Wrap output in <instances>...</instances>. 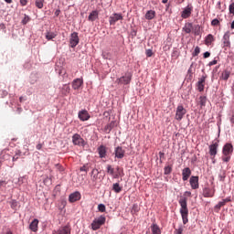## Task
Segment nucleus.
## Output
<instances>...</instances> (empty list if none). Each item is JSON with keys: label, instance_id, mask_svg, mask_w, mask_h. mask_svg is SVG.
Returning <instances> with one entry per match:
<instances>
[{"label": "nucleus", "instance_id": "nucleus-57", "mask_svg": "<svg viewBox=\"0 0 234 234\" xmlns=\"http://www.w3.org/2000/svg\"><path fill=\"white\" fill-rule=\"evenodd\" d=\"M192 67H193V64L190 66V68L187 71L188 74H193V69H191Z\"/></svg>", "mask_w": 234, "mask_h": 234}, {"label": "nucleus", "instance_id": "nucleus-42", "mask_svg": "<svg viewBox=\"0 0 234 234\" xmlns=\"http://www.w3.org/2000/svg\"><path fill=\"white\" fill-rule=\"evenodd\" d=\"M55 167L58 171H59L60 173H63V171H65V168H63V165L57 164L55 165Z\"/></svg>", "mask_w": 234, "mask_h": 234}, {"label": "nucleus", "instance_id": "nucleus-7", "mask_svg": "<svg viewBox=\"0 0 234 234\" xmlns=\"http://www.w3.org/2000/svg\"><path fill=\"white\" fill-rule=\"evenodd\" d=\"M80 43V37H78V33L77 32H73L70 35V38H69V47H71V48H75L76 46Z\"/></svg>", "mask_w": 234, "mask_h": 234}, {"label": "nucleus", "instance_id": "nucleus-61", "mask_svg": "<svg viewBox=\"0 0 234 234\" xmlns=\"http://www.w3.org/2000/svg\"><path fill=\"white\" fill-rule=\"evenodd\" d=\"M230 28L233 30L234 29V21L231 23Z\"/></svg>", "mask_w": 234, "mask_h": 234}, {"label": "nucleus", "instance_id": "nucleus-29", "mask_svg": "<svg viewBox=\"0 0 234 234\" xmlns=\"http://www.w3.org/2000/svg\"><path fill=\"white\" fill-rule=\"evenodd\" d=\"M140 212V206L138 204H133L131 209V214L133 217L138 216V213Z\"/></svg>", "mask_w": 234, "mask_h": 234}, {"label": "nucleus", "instance_id": "nucleus-10", "mask_svg": "<svg viewBox=\"0 0 234 234\" xmlns=\"http://www.w3.org/2000/svg\"><path fill=\"white\" fill-rule=\"evenodd\" d=\"M123 19V16L122 14L114 13L112 16L109 18L110 25H116L118 21H122Z\"/></svg>", "mask_w": 234, "mask_h": 234}, {"label": "nucleus", "instance_id": "nucleus-2", "mask_svg": "<svg viewBox=\"0 0 234 234\" xmlns=\"http://www.w3.org/2000/svg\"><path fill=\"white\" fill-rule=\"evenodd\" d=\"M233 151H234L233 144H231L230 143L225 144L222 148V156H221L222 162H225L226 164H228V162L231 160Z\"/></svg>", "mask_w": 234, "mask_h": 234}, {"label": "nucleus", "instance_id": "nucleus-12", "mask_svg": "<svg viewBox=\"0 0 234 234\" xmlns=\"http://www.w3.org/2000/svg\"><path fill=\"white\" fill-rule=\"evenodd\" d=\"M78 200H81V193L80 192H74L69 195V201L71 203L78 202Z\"/></svg>", "mask_w": 234, "mask_h": 234}, {"label": "nucleus", "instance_id": "nucleus-50", "mask_svg": "<svg viewBox=\"0 0 234 234\" xmlns=\"http://www.w3.org/2000/svg\"><path fill=\"white\" fill-rule=\"evenodd\" d=\"M63 89H64V90H66V92H70V87L69 85L65 84L63 86Z\"/></svg>", "mask_w": 234, "mask_h": 234}, {"label": "nucleus", "instance_id": "nucleus-33", "mask_svg": "<svg viewBox=\"0 0 234 234\" xmlns=\"http://www.w3.org/2000/svg\"><path fill=\"white\" fill-rule=\"evenodd\" d=\"M213 41H215V37H213L212 34H209L207 36V37L205 39V44L209 46V45H211V43H213Z\"/></svg>", "mask_w": 234, "mask_h": 234}, {"label": "nucleus", "instance_id": "nucleus-3", "mask_svg": "<svg viewBox=\"0 0 234 234\" xmlns=\"http://www.w3.org/2000/svg\"><path fill=\"white\" fill-rule=\"evenodd\" d=\"M105 220H107L105 216H100L99 218H95L91 222V229H93V231H98V229H100L101 226L105 224Z\"/></svg>", "mask_w": 234, "mask_h": 234}, {"label": "nucleus", "instance_id": "nucleus-5", "mask_svg": "<svg viewBox=\"0 0 234 234\" xmlns=\"http://www.w3.org/2000/svg\"><path fill=\"white\" fill-rule=\"evenodd\" d=\"M131 80H133V75H131V73H125L124 76L117 79L115 83H117V85H129Z\"/></svg>", "mask_w": 234, "mask_h": 234}, {"label": "nucleus", "instance_id": "nucleus-60", "mask_svg": "<svg viewBox=\"0 0 234 234\" xmlns=\"http://www.w3.org/2000/svg\"><path fill=\"white\" fill-rule=\"evenodd\" d=\"M5 3H7V5H11L12 0H5Z\"/></svg>", "mask_w": 234, "mask_h": 234}, {"label": "nucleus", "instance_id": "nucleus-64", "mask_svg": "<svg viewBox=\"0 0 234 234\" xmlns=\"http://www.w3.org/2000/svg\"><path fill=\"white\" fill-rule=\"evenodd\" d=\"M5 234H14L12 231L8 230Z\"/></svg>", "mask_w": 234, "mask_h": 234}, {"label": "nucleus", "instance_id": "nucleus-11", "mask_svg": "<svg viewBox=\"0 0 234 234\" xmlns=\"http://www.w3.org/2000/svg\"><path fill=\"white\" fill-rule=\"evenodd\" d=\"M193 12V5H188L181 13V17L183 19H187L191 17V13Z\"/></svg>", "mask_w": 234, "mask_h": 234}, {"label": "nucleus", "instance_id": "nucleus-8", "mask_svg": "<svg viewBox=\"0 0 234 234\" xmlns=\"http://www.w3.org/2000/svg\"><path fill=\"white\" fill-rule=\"evenodd\" d=\"M208 149L212 160H215V156H217V153H218V143H213L208 146Z\"/></svg>", "mask_w": 234, "mask_h": 234}, {"label": "nucleus", "instance_id": "nucleus-63", "mask_svg": "<svg viewBox=\"0 0 234 234\" xmlns=\"http://www.w3.org/2000/svg\"><path fill=\"white\" fill-rule=\"evenodd\" d=\"M3 184H5V181L0 180V187H1V186H3Z\"/></svg>", "mask_w": 234, "mask_h": 234}, {"label": "nucleus", "instance_id": "nucleus-16", "mask_svg": "<svg viewBox=\"0 0 234 234\" xmlns=\"http://www.w3.org/2000/svg\"><path fill=\"white\" fill-rule=\"evenodd\" d=\"M72 142L74 145H81L83 144V138H81V135L75 133L72 136Z\"/></svg>", "mask_w": 234, "mask_h": 234}, {"label": "nucleus", "instance_id": "nucleus-22", "mask_svg": "<svg viewBox=\"0 0 234 234\" xmlns=\"http://www.w3.org/2000/svg\"><path fill=\"white\" fill-rule=\"evenodd\" d=\"M197 105L200 106L202 109L203 107H206V103H207V96H200L197 101Z\"/></svg>", "mask_w": 234, "mask_h": 234}, {"label": "nucleus", "instance_id": "nucleus-27", "mask_svg": "<svg viewBox=\"0 0 234 234\" xmlns=\"http://www.w3.org/2000/svg\"><path fill=\"white\" fill-rule=\"evenodd\" d=\"M155 16H156V12L153 10H149L145 14V19H147L148 21L154 19Z\"/></svg>", "mask_w": 234, "mask_h": 234}, {"label": "nucleus", "instance_id": "nucleus-41", "mask_svg": "<svg viewBox=\"0 0 234 234\" xmlns=\"http://www.w3.org/2000/svg\"><path fill=\"white\" fill-rule=\"evenodd\" d=\"M80 171L84 172V173H89V165H84L80 168Z\"/></svg>", "mask_w": 234, "mask_h": 234}, {"label": "nucleus", "instance_id": "nucleus-13", "mask_svg": "<svg viewBox=\"0 0 234 234\" xmlns=\"http://www.w3.org/2000/svg\"><path fill=\"white\" fill-rule=\"evenodd\" d=\"M182 180L184 182L189 180V176H191V168L186 167L182 170Z\"/></svg>", "mask_w": 234, "mask_h": 234}, {"label": "nucleus", "instance_id": "nucleus-9", "mask_svg": "<svg viewBox=\"0 0 234 234\" xmlns=\"http://www.w3.org/2000/svg\"><path fill=\"white\" fill-rule=\"evenodd\" d=\"M207 78V75H202L200 79H198L197 87V90L199 92H204V87H206V79Z\"/></svg>", "mask_w": 234, "mask_h": 234}, {"label": "nucleus", "instance_id": "nucleus-49", "mask_svg": "<svg viewBox=\"0 0 234 234\" xmlns=\"http://www.w3.org/2000/svg\"><path fill=\"white\" fill-rule=\"evenodd\" d=\"M11 207H12V209H16V207H17V201L13 200L11 202Z\"/></svg>", "mask_w": 234, "mask_h": 234}, {"label": "nucleus", "instance_id": "nucleus-44", "mask_svg": "<svg viewBox=\"0 0 234 234\" xmlns=\"http://www.w3.org/2000/svg\"><path fill=\"white\" fill-rule=\"evenodd\" d=\"M212 27H218V25H220V21L218 19L215 18L211 21Z\"/></svg>", "mask_w": 234, "mask_h": 234}, {"label": "nucleus", "instance_id": "nucleus-24", "mask_svg": "<svg viewBox=\"0 0 234 234\" xmlns=\"http://www.w3.org/2000/svg\"><path fill=\"white\" fill-rule=\"evenodd\" d=\"M185 115H186V109H184V106H178L176 110L177 118H184Z\"/></svg>", "mask_w": 234, "mask_h": 234}, {"label": "nucleus", "instance_id": "nucleus-35", "mask_svg": "<svg viewBox=\"0 0 234 234\" xmlns=\"http://www.w3.org/2000/svg\"><path fill=\"white\" fill-rule=\"evenodd\" d=\"M112 191H114V193H122V186H120V183L112 185Z\"/></svg>", "mask_w": 234, "mask_h": 234}, {"label": "nucleus", "instance_id": "nucleus-56", "mask_svg": "<svg viewBox=\"0 0 234 234\" xmlns=\"http://www.w3.org/2000/svg\"><path fill=\"white\" fill-rule=\"evenodd\" d=\"M6 29V26H5V24H0V30H5Z\"/></svg>", "mask_w": 234, "mask_h": 234}, {"label": "nucleus", "instance_id": "nucleus-17", "mask_svg": "<svg viewBox=\"0 0 234 234\" xmlns=\"http://www.w3.org/2000/svg\"><path fill=\"white\" fill-rule=\"evenodd\" d=\"M81 85H83V79H75L72 81V89L74 90H79L80 87H81Z\"/></svg>", "mask_w": 234, "mask_h": 234}, {"label": "nucleus", "instance_id": "nucleus-6", "mask_svg": "<svg viewBox=\"0 0 234 234\" xmlns=\"http://www.w3.org/2000/svg\"><path fill=\"white\" fill-rule=\"evenodd\" d=\"M90 179L93 184H98V182H101V180H103V177L100 176L98 169L94 168L90 173Z\"/></svg>", "mask_w": 234, "mask_h": 234}, {"label": "nucleus", "instance_id": "nucleus-46", "mask_svg": "<svg viewBox=\"0 0 234 234\" xmlns=\"http://www.w3.org/2000/svg\"><path fill=\"white\" fill-rule=\"evenodd\" d=\"M229 14H232V16H234V2L229 5Z\"/></svg>", "mask_w": 234, "mask_h": 234}, {"label": "nucleus", "instance_id": "nucleus-26", "mask_svg": "<svg viewBox=\"0 0 234 234\" xmlns=\"http://www.w3.org/2000/svg\"><path fill=\"white\" fill-rule=\"evenodd\" d=\"M183 31L186 32V34H191V32H193V24L186 23L185 27H183Z\"/></svg>", "mask_w": 234, "mask_h": 234}, {"label": "nucleus", "instance_id": "nucleus-59", "mask_svg": "<svg viewBox=\"0 0 234 234\" xmlns=\"http://www.w3.org/2000/svg\"><path fill=\"white\" fill-rule=\"evenodd\" d=\"M60 12H61V11H60L59 9L56 10L55 16H59Z\"/></svg>", "mask_w": 234, "mask_h": 234}, {"label": "nucleus", "instance_id": "nucleus-1", "mask_svg": "<svg viewBox=\"0 0 234 234\" xmlns=\"http://www.w3.org/2000/svg\"><path fill=\"white\" fill-rule=\"evenodd\" d=\"M191 197V192L186 191L184 193V197H181L179 199V205L181 207L180 213H181L183 224H187V222H189V218H187L189 215V209L187 208V197Z\"/></svg>", "mask_w": 234, "mask_h": 234}, {"label": "nucleus", "instance_id": "nucleus-51", "mask_svg": "<svg viewBox=\"0 0 234 234\" xmlns=\"http://www.w3.org/2000/svg\"><path fill=\"white\" fill-rule=\"evenodd\" d=\"M27 3H28V0H20V5L22 6H27Z\"/></svg>", "mask_w": 234, "mask_h": 234}, {"label": "nucleus", "instance_id": "nucleus-34", "mask_svg": "<svg viewBox=\"0 0 234 234\" xmlns=\"http://www.w3.org/2000/svg\"><path fill=\"white\" fill-rule=\"evenodd\" d=\"M89 21H96V19H98V11H92L89 17H88Z\"/></svg>", "mask_w": 234, "mask_h": 234}, {"label": "nucleus", "instance_id": "nucleus-53", "mask_svg": "<svg viewBox=\"0 0 234 234\" xmlns=\"http://www.w3.org/2000/svg\"><path fill=\"white\" fill-rule=\"evenodd\" d=\"M209 56H211V53H209V51H207V52H205V53L203 54V58H209Z\"/></svg>", "mask_w": 234, "mask_h": 234}, {"label": "nucleus", "instance_id": "nucleus-14", "mask_svg": "<svg viewBox=\"0 0 234 234\" xmlns=\"http://www.w3.org/2000/svg\"><path fill=\"white\" fill-rule=\"evenodd\" d=\"M189 182H190V186H191L192 189H198V187H199L198 176H192L190 177Z\"/></svg>", "mask_w": 234, "mask_h": 234}, {"label": "nucleus", "instance_id": "nucleus-18", "mask_svg": "<svg viewBox=\"0 0 234 234\" xmlns=\"http://www.w3.org/2000/svg\"><path fill=\"white\" fill-rule=\"evenodd\" d=\"M125 156V150L121 146L115 148V158H123Z\"/></svg>", "mask_w": 234, "mask_h": 234}, {"label": "nucleus", "instance_id": "nucleus-25", "mask_svg": "<svg viewBox=\"0 0 234 234\" xmlns=\"http://www.w3.org/2000/svg\"><path fill=\"white\" fill-rule=\"evenodd\" d=\"M39 224V220L37 219H34L30 225H29V229H31V231H34V233H36V231H37V225Z\"/></svg>", "mask_w": 234, "mask_h": 234}, {"label": "nucleus", "instance_id": "nucleus-4", "mask_svg": "<svg viewBox=\"0 0 234 234\" xmlns=\"http://www.w3.org/2000/svg\"><path fill=\"white\" fill-rule=\"evenodd\" d=\"M116 171L114 173V168L111 165H106V173L110 175V176H112V178H118L119 176H122V171H120V166L116 167Z\"/></svg>", "mask_w": 234, "mask_h": 234}, {"label": "nucleus", "instance_id": "nucleus-19", "mask_svg": "<svg viewBox=\"0 0 234 234\" xmlns=\"http://www.w3.org/2000/svg\"><path fill=\"white\" fill-rule=\"evenodd\" d=\"M118 123H120V120L117 119L115 121H112L111 123L107 124L105 126V131H108V133H111L114 127H117Z\"/></svg>", "mask_w": 234, "mask_h": 234}, {"label": "nucleus", "instance_id": "nucleus-54", "mask_svg": "<svg viewBox=\"0 0 234 234\" xmlns=\"http://www.w3.org/2000/svg\"><path fill=\"white\" fill-rule=\"evenodd\" d=\"M217 63H218V61L216 59H214V60L210 61L208 63V65H209V67H213V65H217Z\"/></svg>", "mask_w": 234, "mask_h": 234}, {"label": "nucleus", "instance_id": "nucleus-30", "mask_svg": "<svg viewBox=\"0 0 234 234\" xmlns=\"http://www.w3.org/2000/svg\"><path fill=\"white\" fill-rule=\"evenodd\" d=\"M229 202V198L223 199L222 201H219L218 204L215 206V209L217 211H220V207H223V206H226V203Z\"/></svg>", "mask_w": 234, "mask_h": 234}, {"label": "nucleus", "instance_id": "nucleus-43", "mask_svg": "<svg viewBox=\"0 0 234 234\" xmlns=\"http://www.w3.org/2000/svg\"><path fill=\"white\" fill-rule=\"evenodd\" d=\"M198 54H200V48L199 47H196L192 55L194 57H197V56H198Z\"/></svg>", "mask_w": 234, "mask_h": 234}, {"label": "nucleus", "instance_id": "nucleus-47", "mask_svg": "<svg viewBox=\"0 0 234 234\" xmlns=\"http://www.w3.org/2000/svg\"><path fill=\"white\" fill-rule=\"evenodd\" d=\"M145 54L147 58H152L153 57V49H146Z\"/></svg>", "mask_w": 234, "mask_h": 234}, {"label": "nucleus", "instance_id": "nucleus-15", "mask_svg": "<svg viewBox=\"0 0 234 234\" xmlns=\"http://www.w3.org/2000/svg\"><path fill=\"white\" fill-rule=\"evenodd\" d=\"M203 197H205V198H213V197H215V190H211V188H204L203 190Z\"/></svg>", "mask_w": 234, "mask_h": 234}, {"label": "nucleus", "instance_id": "nucleus-62", "mask_svg": "<svg viewBox=\"0 0 234 234\" xmlns=\"http://www.w3.org/2000/svg\"><path fill=\"white\" fill-rule=\"evenodd\" d=\"M169 0H162V3L164 4V5H166V3L168 2Z\"/></svg>", "mask_w": 234, "mask_h": 234}, {"label": "nucleus", "instance_id": "nucleus-23", "mask_svg": "<svg viewBox=\"0 0 234 234\" xmlns=\"http://www.w3.org/2000/svg\"><path fill=\"white\" fill-rule=\"evenodd\" d=\"M53 234H70V229L65 226L60 228L58 231L53 232Z\"/></svg>", "mask_w": 234, "mask_h": 234}, {"label": "nucleus", "instance_id": "nucleus-52", "mask_svg": "<svg viewBox=\"0 0 234 234\" xmlns=\"http://www.w3.org/2000/svg\"><path fill=\"white\" fill-rule=\"evenodd\" d=\"M218 178H219L220 182H224V179L226 178V174L219 175Z\"/></svg>", "mask_w": 234, "mask_h": 234}, {"label": "nucleus", "instance_id": "nucleus-58", "mask_svg": "<svg viewBox=\"0 0 234 234\" xmlns=\"http://www.w3.org/2000/svg\"><path fill=\"white\" fill-rule=\"evenodd\" d=\"M104 116H105V118H109V116H111V114L109 113V112H105Z\"/></svg>", "mask_w": 234, "mask_h": 234}, {"label": "nucleus", "instance_id": "nucleus-21", "mask_svg": "<svg viewBox=\"0 0 234 234\" xmlns=\"http://www.w3.org/2000/svg\"><path fill=\"white\" fill-rule=\"evenodd\" d=\"M100 158H105L107 156V147L101 145L97 149Z\"/></svg>", "mask_w": 234, "mask_h": 234}, {"label": "nucleus", "instance_id": "nucleus-55", "mask_svg": "<svg viewBox=\"0 0 234 234\" xmlns=\"http://www.w3.org/2000/svg\"><path fill=\"white\" fill-rule=\"evenodd\" d=\"M37 151H41V149H43V144H37Z\"/></svg>", "mask_w": 234, "mask_h": 234}, {"label": "nucleus", "instance_id": "nucleus-45", "mask_svg": "<svg viewBox=\"0 0 234 234\" xmlns=\"http://www.w3.org/2000/svg\"><path fill=\"white\" fill-rule=\"evenodd\" d=\"M184 231V229L182 227H179L178 229H176L174 231V234H182Z\"/></svg>", "mask_w": 234, "mask_h": 234}, {"label": "nucleus", "instance_id": "nucleus-28", "mask_svg": "<svg viewBox=\"0 0 234 234\" xmlns=\"http://www.w3.org/2000/svg\"><path fill=\"white\" fill-rule=\"evenodd\" d=\"M152 234H162V230L160 229V227L156 223H153L151 226Z\"/></svg>", "mask_w": 234, "mask_h": 234}, {"label": "nucleus", "instance_id": "nucleus-39", "mask_svg": "<svg viewBox=\"0 0 234 234\" xmlns=\"http://www.w3.org/2000/svg\"><path fill=\"white\" fill-rule=\"evenodd\" d=\"M45 0H36V7L37 8H43V3Z\"/></svg>", "mask_w": 234, "mask_h": 234}, {"label": "nucleus", "instance_id": "nucleus-37", "mask_svg": "<svg viewBox=\"0 0 234 234\" xmlns=\"http://www.w3.org/2000/svg\"><path fill=\"white\" fill-rule=\"evenodd\" d=\"M195 36H200V26L199 25H196L193 26V29Z\"/></svg>", "mask_w": 234, "mask_h": 234}, {"label": "nucleus", "instance_id": "nucleus-20", "mask_svg": "<svg viewBox=\"0 0 234 234\" xmlns=\"http://www.w3.org/2000/svg\"><path fill=\"white\" fill-rule=\"evenodd\" d=\"M230 34L229 31H227L223 36V47H229L231 42L229 41Z\"/></svg>", "mask_w": 234, "mask_h": 234}, {"label": "nucleus", "instance_id": "nucleus-36", "mask_svg": "<svg viewBox=\"0 0 234 234\" xmlns=\"http://www.w3.org/2000/svg\"><path fill=\"white\" fill-rule=\"evenodd\" d=\"M56 33L54 32H48L46 34V39H48V41H51V39H54L56 37Z\"/></svg>", "mask_w": 234, "mask_h": 234}, {"label": "nucleus", "instance_id": "nucleus-38", "mask_svg": "<svg viewBox=\"0 0 234 234\" xmlns=\"http://www.w3.org/2000/svg\"><path fill=\"white\" fill-rule=\"evenodd\" d=\"M172 171H173L172 165H167L165 167V175H171Z\"/></svg>", "mask_w": 234, "mask_h": 234}, {"label": "nucleus", "instance_id": "nucleus-32", "mask_svg": "<svg viewBox=\"0 0 234 234\" xmlns=\"http://www.w3.org/2000/svg\"><path fill=\"white\" fill-rule=\"evenodd\" d=\"M230 75H231V72H229V70H228V69H225L221 73V79L224 80V81H228V80H229Z\"/></svg>", "mask_w": 234, "mask_h": 234}, {"label": "nucleus", "instance_id": "nucleus-31", "mask_svg": "<svg viewBox=\"0 0 234 234\" xmlns=\"http://www.w3.org/2000/svg\"><path fill=\"white\" fill-rule=\"evenodd\" d=\"M79 118H90L89 112L87 110H81L78 113Z\"/></svg>", "mask_w": 234, "mask_h": 234}, {"label": "nucleus", "instance_id": "nucleus-40", "mask_svg": "<svg viewBox=\"0 0 234 234\" xmlns=\"http://www.w3.org/2000/svg\"><path fill=\"white\" fill-rule=\"evenodd\" d=\"M98 209H99V211L101 212V213H105V211H106V207H105V205H103V204H99L98 205Z\"/></svg>", "mask_w": 234, "mask_h": 234}, {"label": "nucleus", "instance_id": "nucleus-48", "mask_svg": "<svg viewBox=\"0 0 234 234\" xmlns=\"http://www.w3.org/2000/svg\"><path fill=\"white\" fill-rule=\"evenodd\" d=\"M19 156H21V154H16L13 156V162H17V160H19Z\"/></svg>", "mask_w": 234, "mask_h": 234}]
</instances>
